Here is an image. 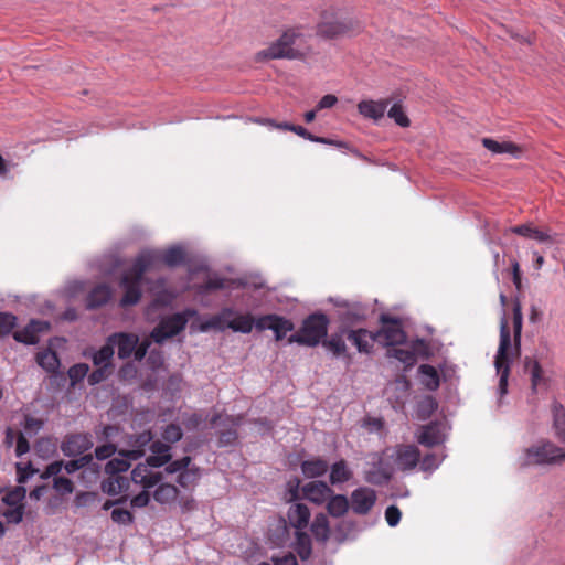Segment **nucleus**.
I'll return each mask as SVG.
<instances>
[{
    "label": "nucleus",
    "instance_id": "51",
    "mask_svg": "<svg viewBox=\"0 0 565 565\" xmlns=\"http://www.w3.org/2000/svg\"><path fill=\"white\" fill-rule=\"evenodd\" d=\"M13 338L18 342L25 344H35L39 342V335L32 329H30L29 324H26L23 330L15 331Z\"/></svg>",
    "mask_w": 565,
    "mask_h": 565
},
{
    "label": "nucleus",
    "instance_id": "39",
    "mask_svg": "<svg viewBox=\"0 0 565 565\" xmlns=\"http://www.w3.org/2000/svg\"><path fill=\"white\" fill-rule=\"evenodd\" d=\"M348 26L345 23L340 21H328L324 19L318 25V32L327 38H333L347 32Z\"/></svg>",
    "mask_w": 565,
    "mask_h": 565
},
{
    "label": "nucleus",
    "instance_id": "33",
    "mask_svg": "<svg viewBox=\"0 0 565 565\" xmlns=\"http://www.w3.org/2000/svg\"><path fill=\"white\" fill-rule=\"evenodd\" d=\"M352 478V471L344 460L333 463L330 468V482L332 484L344 483Z\"/></svg>",
    "mask_w": 565,
    "mask_h": 565
},
{
    "label": "nucleus",
    "instance_id": "7",
    "mask_svg": "<svg viewBox=\"0 0 565 565\" xmlns=\"http://www.w3.org/2000/svg\"><path fill=\"white\" fill-rule=\"evenodd\" d=\"M385 458L399 471L414 470L419 463L420 452L414 445H397L383 451Z\"/></svg>",
    "mask_w": 565,
    "mask_h": 565
},
{
    "label": "nucleus",
    "instance_id": "42",
    "mask_svg": "<svg viewBox=\"0 0 565 565\" xmlns=\"http://www.w3.org/2000/svg\"><path fill=\"white\" fill-rule=\"evenodd\" d=\"M36 361L41 367L49 372H54L60 364L56 353L51 350L38 353Z\"/></svg>",
    "mask_w": 565,
    "mask_h": 565
},
{
    "label": "nucleus",
    "instance_id": "11",
    "mask_svg": "<svg viewBox=\"0 0 565 565\" xmlns=\"http://www.w3.org/2000/svg\"><path fill=\"white\" fill-rule=\"evenodd\" d=\"M447 425L443 422H434L422 426L417 434V441L426 447H434L445 441Z\"/></svg>",
    "mask_w": 565,
    "mask_h": 565
},
{
    "label": "nucleus",
    "instance_id": "54",
    "mask_svg": "<svg viewBox=\"0 0 565 565\" xmlns=\"http://www.w3.org/2000/svg\"><path fill=\"white\" fill-rule=\"evenodd\" d=\"M182 429L180 426L174 424L168 425L162 433V438L169 443H177L182 438Z\"/></svg>",
    "mask_w": 565,
    "mask_h": 565
},
{
    "label": "nucleus",
    "instance_id": "19",
    "mask_svg": "<svg viewBox=\"0 0 565 565\" xmlns=\"http://www.w3.org/2000/svg\"><path fill=\"white\" fill-rule=\"evenodd\" d=\"M302 493L307 500L320 505L331 497L332 490L323 481H310L302 487Z\"/></svg>",
    "mask_w": 565,
    "mask_h": 565
},
{
    "label": "nucleus",
    "instance_id": "27",
    "mask_svg": "<svg viewBox=\"0 0 565 565\" xmlns=\"http://www.w3.org/2000/svg\"><path fill=\"white\" fill-rule=\"evenodd\" d=\"M129 488V480L124 476L109 475V477L102 482L103 492L109 495H116Z\"/></svg>",
    "mask_w": 565,
    "mask_h": 565
},
{
    "label": "nucleus",
    "instance_id": "9",
    "mask_svg": "<svg viewBox=\"0 0 565 565\" xmlns=\"http://www.w3.org/2000/svg\"><path fill=\"white\" fill-rule=\"evenodd\" d=\"M255 328L258 331L271 330L275 333L276 341H280L288 332L294 330L295 326L289 319L270 313L258 317L255 322Z\"/></svg>",
    "mask_w": 565,
    "mask_h": 565
},
{
    "label": "nucleus",
    "instance_id": "38",
    "mask_svg": "<svg viewBox=\"0 0 565 565\" xmlns=\"http://www.w3.org/2000/svg\"><path fill=\"white\" fill-rule=\"evenodd\" d=\"M552 413L555 434L565 443V408L558 402H554L552 405Z\"/></svg>",
    "mask_w": 565,
    "mask_h": 565
},
{
    "label": "nucleus",
    "instance_id": "17",
    "mask_svg": "<svg viewBox=\"0 0 565 565\" xmlns=\"http://www.w3.org/2000/svg\"><path fill=\"white\" fill-rule=\"evenodd\" d=\"M367 309L360 302L343 301L338 316L345 326L354 324L366 318Z\"/></svg>",
    "mask_w": 565,
    "mask_h": 565
},
{
    "label": "nucleus",
    "instance_id": "13",
    "mask_svg": "<svg viewBox=\"0 0 565 565\" xmlns=\"http://www.w3.org/2000/svg\"><path fill=\"white\" fill-rule=\"evenodd\" d=\"M376 502V493L373 489L360 487L351 493V508L356 514H367Z\"/></svg>",
    "mask_w": 565,
    "mask_h": 565
},
{
    "label": "nucleus",
    "instance_id": "52",
    "mask_svg": "<svg viewBox=\"0 0 565 565\" xmlns=\"http://www.w3.org/2000/svg\"><path fill=\"white\" fill-rule=\"evenodd\" d=\"M89 367L85 363H78L70 367L68 377L71 380L72 385H75L79 381H82L88 373Z\"/></svg>",
    "mask_w": 565,
    "mask_h": 565
},
{
    "label": "nucleus",
    "instance_id": "57",
    "mask_svg": "<svg viewBox=\"0 0 565 565\" xmlns=\"http://www.w3.org/2000/svg\"><path fill=\"white\" fill-rule=\"evenodd\" d=\"M43 427V420L39 418H34L32 416H26L24 422V431L26 435L32 436L39 433V430Z\"/></svg>",
    "mask_w": 565,
    "mask_h": 565
},
{
    "label": "nucleus",
    "instance_id": "29",
    "mask_svg": "<svg viewBox=\"0 0 565 565\" xmlns=\"http://www.w3.org/2000/svg\"><path fill=\"white\" fill-rule=\"evenodd\" d=\"M422 384L429 391H436L440 385L437 370L429 364H423L418 369Z\"/></svg>",
    "mask_w": 565,
    "mask_h": 565
},
{
    "label": "nucleus",
    "instance_id": "22",
    "mask_svg": "<svg viewBox=\"0 0 565 565\" xmlns=\"http://www.w3.org/2000/svg\"><path fill=\"white\" fill-rule=\"evenodd\" d=\"M147 463H138L131 471V480L145 489L154 487L161 480L160 472H152Z\"/></svg>",
    "mask_w": 565,
    "mask_h": 565
},
{
    "label": "nucleus",
    "instance_id": "61",
    "mask_svg": "<svg viewBox=\"0 0 565 565\" xmlns=\"http://www.w3.org/2000/svg\"><path fill=\"white\" fill-rule=\"evenodd\" d=\"M3 516L9 523L18 524L23 519V507H12L3 512Z\"/></svg>",
    "mask_w": 565,
    "mask_h": 565
},
{
    "label": "nucleus",
    "instance_id": "28",
    "mask_svg": "<svg viewBox=\"0 0 565 565\" xmlns=\"http://www.w3.org/2000/svg\"><path fill=\"white\" fill-rule=\"evenodd\" d=\"M111 297V290L107 285L96 286L87 297V308L94 309L105 305Z\"/></svg>",
    "mask_w": 565,
    "mask_h": 565
},
{
    "label": "nucleus",
    "instance_id": "1",
    "mask_svg": "<svg viewBox=\"0 0 565 565\" xmlns=\"http://www.w3.org/2000/svg\"><path fill=\"white\" fill-rule=\"evenodd\" d=\"M185 257L181 246H172L166 250L145 249L135 259L130 269L126 270L120 280L124 296L120 300L121 307L134 306L141 298V285L145 281V274L157 269L161 263L169 267H175L183 263Z\"/></svg>",
    "mask_w": 565,
    "mask_h": 565
},
{
    "label": "nucleus",
    "instance_id": "62",
    "mask_svg": "<svg viewBox=\"0 0 565 565\" xmlns=\"http://www.w3.org/2000/svg\"><path fill=\"white\" fill-rule=\"evenodd\" d=\"M116 452V447L113 444H105L97 446L95 449V457L98 460L110 458Z\"/></svg>",
    "mask_w": 565,
    "mask_h": 565
},
{
    "label": "nucleus",
    "instance_id": "49",
    "mask_svg": "<svg viewBox=\"0 0 565 565\" xmlns=\"http://www.w3.org/2000/svg\"><path fill=\"white\" fill-rule=\"evenodd\" d=\"M387 116L401 127H408L409 119L399 104H394L387 111Z\"/></svg>",
    "mask_w": 565,
    "mask_h": 565
},
{
    "label": "nucleus",
    "instance_id": "58",
    "mask_svg": "<svg viewBox=\"0 0 565 565\" xmlns=\"http://www.w3.org/2000/svg\"><path fill=\"white\" fill-rule=\"evenodd\" d=\"M437 408L436 401L428 396L425 397L418 405V413L423 416V418L429 416Z\"/></svg>",
    "mask_w": 565,
    "mask_h": 565
},
{
    "label": "nucleus",
    "instance_id": "21",
    "mask_svg": "<svg viewBox=\"0 0 565 565\" xmlns=\"http://www.w3.org/2000/svg\"><path fill=\"white\" fill-rule=\"evenodd\" d=\"M152 440V434L150 430L142 431L138 435L130 436L131 449L122 450L119 454L130 460H137L145 455V447L148 446Z\"/></svg>",
    "mask_w": 565,
    "mask_h": 565
},
{
    "label": "nucleus",
    "instance_id": "20",
    "mask_svg": "<svg viewBox=\"0 0 565 565\" xmlns=\"http://www.w3.org/2000/svg\"><path fill=\"white\" fill-rule=\"evenodd\" d=\"M347 338L356 347L359 352L369 353L374 342H377V332H371L366 329L349 330Z\"/></svg>",
    "mask_w": 565,
    "mask_h": 565
},
{
    "label": "nucleus",
    "instance_id": "5",
    "mask_svg": "<svg viewBox=\"0 0 565 565\" xmlns=\"http://www.w3.org/2000/svg\"><path fill=\"white\" fill-rule=\"evenodd\" d=\"M565 461V449L551 441H541L527 448L522 466L554 465Z\"/></svg>",
    "mask_w": 565,
    "mask_h": 565
},
{
    "label": "nucleus",
    "instance_id": "2",
    "mask_svg": "<svg viewBox=\"0 0 565 565\" xmlns=\"http://www.w3.org/2000/svg\"><path fill=\"white\" fill-rule=\"evenodd\" d=\"M305 55V35L298 28L286 30L267 49L257 53V61L288 58L298 60Z\"/></svg>",
    "mask_w": 565,
    "mask_h": 565
},
{
    "label": "nucleus",
    "instance_id": "8",
    "mask_svg": "<svg viewBox=\"0 0 565 565\" xmlns=\"http://www.w3.org/2000/svg\"><path fill=\"white\" fill-rule=\"evenodd\" d=\"M386 459L383 454H372L369 456V468L364 471L366 482L383 486L390 481L393 475V468L385 461Z\"/></svg>",
    "mask_w": 565,
    "mask_h": 565
},
{
    "label": "nucleus",
    "instance_id": "35",
    "mask_svg": "<svg viewBox=\"0 0 565 565\" xmlns=\"http://www.w3.org/2000/svg\"><path fill=\"white\" fill-rule=\"evenodd\" d=\"M311 532L315 535L317 541L327 542L330 535V527L328 518L323 513H319L316 515L312 524Z\"/></svg>",
    "mask_w": 565,
    "mask_h": 565
},
{
    "label": "nucleus",
    "instance_id": "12",
    "mask_svg": "<svg viewBox=\"0 0 565 565\" xmlns=\"http://www.w3.org/2000/svg\"><path fill=\"white\" fill-rule=\"evenodd\" d=\"M93 445L89 434H72L64 438L61 450L67 457H76L90 449Z\"/></svg>",
    "mask_w": 565,
    "mask_h": 565
},
{
    "label": "nucleus",
    "instance_id": "47",
    "mask_svg": "<svg viewBox=\"0 0 565 565\" xmlns=\"http://www.w3.org/2000/svg\"><path fill=\"white\" fill-rule=\"evenodd\" d=\"M25 488L18 486L6 493L3 497V502L11 507H22L20 503L25 498Z\"/></svg>",
    "mask_w": 565,
    "mask_h": 565
},
{
    "label": "nucleus",
    "instance_id": "4",
    "mask_svg": "<svg viewBox=\"0 0 565 565\" xmlns=\"http://www.w3.org/2000/svg\"><path fill=\"white\" fill-rule=\"evenodd\" d=\"M328 323V318L324 315L313 313L303 321L297 333L289 337L288 341L289 343L316 347L327 335Z\"/></svg>",
    "mask_w": 565,
    "mask_h": 565
},
{
    "label": "nucleus",
    "instance_id": "3",
    "mask_svg": "<svg viewBox=\"0 0 565 565\" xmlns=\"http://www.w3.org/2000/svg\"><path fill=\"white\" fill-rule=\"evenodd\" d=\"M510 348L511 334L508 328L507 318L503 316L500 322V343L494 360V365L499 375L498 392L501 397L504 396L508 392V379L510 375Z\"/></svg>",
    "mask_w": 565,
    "mask_h": 565
},
{
    "label": "nucleus",
    "instance_id": "30",
    "mask_svg": "<svg viewBox=\"0 0 565 565\" xmlns=\"http://www.w3.org/2000/svg\"><path fill=\"white\" fill-rule=\"evenodd\" d=\"M179 498V489L171 483H161L153 492V499L160 504H169Z\"/></svg>",
    "mask_w": 565,
    "mask_h": 565
},
{
    "label": "nucleus",
    "instance_id": "53",
    "mask_svg": "<svg viewBox=\"0 0 565 565\" xmlns=\"http://www.w3.org/2000/svg\"><path fill=\"white\" fill-rule=\"evenodd\" d=\"M17 318L12 313H0V335L9 334L15 326Z\"/></svg>",
    "mask_w": 565,
    "mask_h": 565
},
{
    "label": "nucleus",
    "instance_id": "15",
    "mask_svg": "<svg viewBox=\"0 0 565 565\" xmlns=\"http://www.w3.org/2000/svg\"><path fill=\"white\" fill-rule=\"evenodd\" d=\"M236 313V310L231 307L223 308L218 313L213 315L206 321H204L200 326V330L202 332H206L209 330H218L224 331L225 329H231L233 324V316Z\"/></svg>",
    "mask_w": 565,
    "mask_h": 565
},
{
    "label": "nucleus",
    "instance_id": "37",
    "mask_svg": "<svg viewBox=\"0 0 565 565\" xmlns=\"http://www.w3.org/2000/svg\"><path fill=\"white\" fill-rule=\"evenodd\" d=\"M114 356V348L107 339V343L99 350L95 351L92 355V360L95 366H103L113 369L111 359Z\"/></svg>",
    "mask_w": 565,
    "mask_h": 565
},
{
    "label": "nucleus",
    "instance_id": "50",
    "mask_svg": "<svg viewBox=\"0 0 565 565\" xmlns=\"http://www.w3.org/2000/svg\"><path fill=\"white\" fill-rule=\"evenodd\" d=\"M443 460L444 457H438L435 454H428L422 460L419 459L420 470L431 473L440 466Z\"/></svg>",
    "mask_w": 565,
    "mask_h": 565
},
{
    "label": "nucleus",
    "instance_id": "25",
    "mask_svg": "<svg viewBox=\"0 0 565 565\" xmlns=\"http://www.w3.org/2000/svg\"><path fill=\"white\" fill-rule=\"evenodd\" d=\"M230 284H237L238 286H245L242 280H232L220 277L218 275H211L207 277L205 282L198 287V292L201 295L210 294L214 290L227 288Z\"/></svg>",
    "mask_w": 565,
    "mask_h": 565
},
{
    "label": "nucleus",
    "instance_id": "40",
    "mask_svg": "<svg viewBox=\"0 0 565 565\" xmlns=\"http://www.w3.org/2000/svg\"><path fill=\"white\" fill-rule=\"evenodd\" d=\"M295 548L301 559L306 561L311 555V540L310 536L302 532L296 531V543Z\"/></svg>",
    "mask_w": 565,
    "mask_h": 565
},
{
    "label": "nucleus",
    "instance_id": "32",
    "mask_svg": "<svg viewBox=\"0 0 565 565\" xmlns=\"http://www.w3.org/2000/svg\"><path fill=\"white\" fill-rule=\"evenodd\" d=\"M329 465L323 459L306 460L301 463L302 473L307 478L321 477L328 471Z\"/></svg>",
    "mask_w": 565,
    "mask_h": 565
},
{
    "label": "nucleus",
    "instance_id": "18",
    "mask_svg": "<svg viewBox=\"0 0 565 565\" xmlns=\"http://www.w3.org/2000/svg\"><path fill=\"white\" fill-rule=\"evenodd\" d=\"M63 469H65L67 473H74L77 470L84 469V475L89 473L94 479H97L99 476L100 466L94 462L93 455L88 454L66 463L63 462Z\"/></svg>",
    "mask_w": 565,
    "mask_h": 565
},
{
    "label": "nucleus",
    "instance_id": "41",
    "mask_svg": "<svg viewBox=\"0 0 565 565\" xmlns=\"http://www.w3.org/2000/svg\"><path fill=\"white\" fill-rule=\"evenodd\" d=\"M523 316L520 302H515L513 307V332H514V350L515 354L520 353V341L522 332Z\"/></svg>",
    "mask_w": 565,
    "mask_h": 565
},
{
    "label": "nucleus",
    "instance_id": "55",
    "mask_svg": "<svg viewBox=\"0 0 565 565\" xmlns=\"http://www.w3.org/2000/svg\"><path fill=\"white\" fill-rule=\"evenodd\" d=\"M111 520L117 524L127 525L132 523L134 516L128 510L114 509L111 511Z\"/></svg>",
    "mask_w": 565,
    "mask_h": 565
},
{
    "label": "nucleus",
    "instance_id": "56",
    "mask_svg": "<svg viewBox=\"0 0 565 565\" xmlns=\"http://www.w3.org/2000/svg\"><path fill=\"white\" fill-rule=\"evenodd\" d=\"M190 463H191V458L189 456H185L181 459L171 461L166 467V471L168 473H175V472L181 473V471H183L185 468H188L190 466Z\"/></svg>",
    "mask_w": 565,
    "mask_h": 565
},
{
    "label": "nucleus",
    "instance_id": "44",
    "mask_svg": "<svg viewBox=\"0 0 565 565\" xmlns=\"http://www.w3.org/2000/svg\"><path fill=\"white\" fill-rule=\"evenodd\" d=\"M532 239H534L541 244L548 245V246L561 243L559 235L547 230V228L542 230V228L535 227L534 232H533Z\"/></svg>",
    "mask_w": 565,
    "mask_h": 565
},
{
    "label": "nucleus",
    "instance_id": "34",
    "mask_svg": "<svg viewBox=\"0 0 565 565\" xmlns=\"http://www.w3.org/2000/svg\"><path fill=\"white\" fill-rule=\"evenodd\" d=\"M256 319L250 313H241L236 311L233 316V324L231 330L241 333H250L255 327Z\"/></svg>",
    "mask_w": 565,
    "mask_h": 565
},
{
    "label": "nucleus",
    "instance_id": "48",
    "mask_svg": "<svg viewBox=\"0 0 565 565\" xmlns=\"http://www.w3.org/2000/svg\"><path fill=\"white\" fill-rule=\"evenodd\" d=\"M524 367L526 372L531 375V382L533 390H536L537 385L541 382V366L537 361L531 360L530 358L525 359Z\"/></svg>",
    "mask_w": 565,
    "mask_h": 565
},
{
    "label": "nucleus",
    "instance_id": "26",
    "mask_svg": "<svg viewBox=\"0 0 565 565\" xmlns=\"http://www.w3.org/2000/svg\"><path fill=\"white\" fill-rule=\"evenodd\" d=\"M482 145L484 148H487L492 153H509L513 157H519L521 153L520 148L510 141H497L490 138H483Z\"/></svg>",
    "mask_w": 565,
    "mask_h": 565
},
{
    "label": "nucleus",
    "instance_id": "59",
    "mask_svg": "<svg viewBox=\"0 0 565 565\" xmlns=\"http://www.w3.org/2000/svg\"><path fill=\"white\" fill-rule=\"evenodd\" d=\"M97 369L88 375V383L90 385L103 382L110 373L111 369L96 366Z\"/></svg>",
    "mask_w": 565,
    "mask_h": 565
},
{
    "label": "nucleus",
    "instance_id": "10",
    "mask_svg": "<svg viewBox=\"0 0 565 565\" xmlns=\"http://www.w3.org/2000/svg\"><path fill=\"white\" fill-rule=\"evenodd\" d=\"M381 321L386 326L377 331L379 344L384 347H395L406 341V334L396 319L382 315Z\"/></svg>",
    "mask_w": 565,
    "mask_h": 565
},
{
    "label": "nucleus",
    "instance_id": "46",
    "mask_svg": "<svg viewBox=\"0 0 565 565\" xmlns=\"http://www.w3.org/2000/svg\"><path fill=\"white\" fill-rule=\"evenodd\" d=\"M125 459H111L105 466V471L108 475L120 476V472H125L130 467V459L124 457Z\"/></svg>",
    "mask_w": 565,
    "mask_h": 565
},
{
    "label": "nucleus",
    "instance_id": "31",
    "mask_svg": "<svg viewBox=\"0 0 565 565\" xmlns=\"http://www.w3.org/2000/svg\"><path fill=\"white\" fill-rule=\"evenodd\" d=\"M328 513L333 518L344 515L349 510V501L343 494H331L327 503Z\"/></svg>",
    "mask_w": 565,
    "mask_h": 565
},
{
    "label": "nucleus",
    "instance_id": "36",
    "mask_svg": "<svg viewBox=\"0 0 565 565\" xmlns=\"http://www.w3.org/2000/svg\"><path fill=\"white\" fill-rule=\"evenodd\" d=\"M348 330L343 329L341 333L332 334L323 342V347L333 354V356H342L347 353V345L343 339Z\"/></svg>",
    "mask_w": 565,
    "mask_h": 565
},
{
    "label": "nucleus",
    "instance_id": "43",
    "mask_svg": "<svg viewBox=\"0 0 565 565\" xmlns=\"http://www.w3.org/2000/svg\"><path fill=\"white\" fill-rule=\"evenodd\" d=\"M200 479V470L196 467H188L181 473L178 476V483L183 487L188 488L191 486H194L198 480Z\"/></svg>",
    "mask_w": 565,
    "mask_h": 565
},
{
    "label": "nucleus",
    "instance_id": "64",
    "mask_svg": "<svg viewBox=\"0 0 565 565\" xmlns=\"http://www.w3.org/2000/svg\"><path fill=\"white\" fill-rule=\"evenodd\" d=\"M150 501V494L149 492L147 491V489H145L142 492H140L139 494L135 495L131 500H130V504L132 508H143L146 507Z\"/></svg>",
    "mask_w": 565,
    "mask_h": 565
},
{
    "label": "nucleus",
    "instance_id": "60",
    "mask_svg": "<svg viewBox=\"0 0 565 565\" xmlns=\"http://www.w3.org/2000/svg\"><path fill=\"white\" fill-rule=\"evenodd\" d=\"M402 513L396 505H390L385 510V520L392 527L396 526L401 521Z\"/></svg>",
    "mask_w": 565,
    "mask_h": 565
},
{
    "label": "nucleus",
    "instance_id": "16",
    "mask_svg": "<svg viewBox=\"0 0 565 565\" xmlns=\"http://www.w3.org/2000/svg\"><path fill=\"white\" fill-rule=\"evenodd\" d=\"M108 340L113 348L117 347L119 359L130 358L139 342L138 335L124 332L115 333Z\"/></svg>",
    "mask_w": 565,
    "mask_h": 565
},
{
    "label": "nucleus",
    "instance_id": "24",
    "mask_svg": "<svg viewBox=\"0 0 565 565\" xmlns=\"http://www.w3.org/2000/svg\"><path fill=\"white\" fill-rule=\"evenodd\" d=\"M388 104V99L362 100L358 104V110L365 118L379 120L384 116Z\"/></svg>",
    "mask_w": 565,
    "mask_h": 565
},
{
    "label": "nucleus",
    "instance_id": "14",
    "mask_svg": "<svg viewBox=\"0 0 565 565\" xmlns=\"http://www.w3.org/2000/svg\"><path fill=\"white\" fill-rule=\"evenodd\" d=\"M63 470V461H54L50 463L45 471L42 473V478L53 477V488L61 494H68L73 492V482L66 477H60L58 473Z\"/></svg>",
    "mask_w": 565,
    "mask_h": 565
},
{
    "label": "nucleus",
    "instance_id": "45",
    "mask_svg": "<svg viewBox=\"0 0 565 565\" xmlns=\"http://www.w3.org/2000/svg\"><path fill=\"white\" fill-rule=\"evenodd\" d=\"M387 355L395 358L407 366H412L416 362V355L412 350L393 347L387 350Z\"/></svg>",
    "mask_w": 565,
    "mask_h": 565
},
{
    "label": "nucleus",
    "instance_id": "63",
    "mask_svg": "<svg viewBox=\"0 0 565 565\" xmlns=\"http://www.w3.org/2000/svg\"><path fill=\"white\" fill-rule=\"evenodd\" d=\"M18 470V482L24 483L31 476L35 473V470L32 468V465L29 462L25 466L22 463H17Z\"/></svg>",
    "mask_w": 565,
    "mask_h": 565
},
{
    "label": "nucleus",
    "instance_id": "23",
    "mask_svg": "<svg viewBox=\"0 0 565 565\" xmlns=\"http://www.w3.org/2000/svg\"><path fill=\"white\" fill-rule=\"evenodd\" d=\"M310 515L308 507L303 503L291 504L287 512L290 525L297 531H302L308 526Z\"/></svg>",
    "mask_w": 565,
    "mask_h": 565
},
{
    "label": "nucleus",
    "instance_id": "6",
    "mask_svg": "<svg viewBox=\"0 0 565 565\" xmlns=\"http://www.w3.org/2000/svg\"><path fill=\"white\" fill-rule=\"evenodd\" d=\"M196 310L185 309L182 312L171 315L160 321V323L151 331L150 337L156 343H163L180 333L186 326L189 319L196 316Z\"/></svg>",
    "mask_w": 565,
    "mask_h": 565
}]
</instances>
